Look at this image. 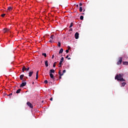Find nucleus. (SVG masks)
Segmentation results:
<instances>
[{
	"label": "nucleus",
	"instance_id": "25",
	"mask_svg": "<svg viewBox=\"0 0 128 128\" xmlns=\"http://www.w3.org/2000/svg\"><path fill=\"white\" fill-rule=\"evenodd\" d=\"M42 56H44V58L46 57V53L42 54Z\"/></svg>",
	"mask_w": 128,
	"mask_h": 128
},
{
	"label": "nucleus",
	"instance_id": "22",
	"mask_svg": "<svg viewBox=\"0 0 128 128\" xmlns=\"http://www.w3.org/2000/svg\"><path fill=\"white\" fill-rule=\"evenodd\" d=\"M124 65H128V62H124Z\"/></svg>",
	"mask_w": 128,
	"mask_h": 128
},
{
	"label": "nucleus",
	"instance_id": "41",
	"mask_svg": "<svg viewBox=\"0 0 128 128\" xmlns=\"http://www.w3.org/2000/svg\"><path fill=\"white\" fill-rule=\"evenodd\" d=\"M76 7H78V4L76 5Z\"/></svg>",
	"mask_w": 128,
	"mask_h": 128
},
{
	"label": "nucleus",
	"instance_id": "31",
	"mask_svg": "<svg viewBox=\"0 0 128 128\" xmlns=\"http://www.w3.org/2000/svg\"><path fill=\"white\" fill-rule=\"evenodd\" d=\"M5 16H6V14H4L1 15V16L2 18H4Z\"/></svg>",
	"mask_w": 128,
	"mask_h": 128
},
{
	"label": "nucleus",
	"instance_id": "36",
	"mask_svg": "<svg viewBox=\"0 0 128 128\" xmlns=\"http://www.w3.org/2000/svg\"><path fill=\"white\" fill-rule=\"evenodd\" d=\"M12 95V93H10V94L8 95V96H10Z\"/></svg>",
	"mask_w": 128,
	"mask_h": 128
},
{
	"label": "nucleus",
	"instance_id": "19",
	"mask_svg": "<svg viewBox=\"0 0 128 128\" xmlns=\"http://www.w3.org/2000/svg\"><path fill=\"white\" fill-rule=\"evenodd\" d=\"M70 50V47L68 46V49L66 50V54L68 53Z\"/></svg>",
	"mask_w": 128,
	"mask_h": 128
},
{
	"label": "nucleus",
	"instance_id": "4",
	"mask_svg": "<svg viewBox=\"0 0 128 128\" xmlns=\"http://www.w3.org/2000/svg\"><path fill=\"white\" fill-rule=\"evenodd\" d=\"M26 82H22V83H21V84H20V88H23L26 86Z\"/></svg>",
	"mask_w": 128,
	"mask_h": 128
},
{
	"label": "nucleus",
	"instance_id": "26",
	"mask_svg": "<svg viewBox=\"0 0 128 128\" xmlns=\"http://www.w3.org/2000/svg\"><path fill=\"white\" fill-rule=\"evenodd\" d=\"M64 62V58H60V62Z\"/></svg>",
	"mask_w": 128,
	"mask_h": 128
},
{
	"label": "nucleus",
	"instance_id": "28",
	"mask_svg": "<svg viewBox=\"0 0 128 128\" xmlns=\"http://www.w3.org/2000/svg\"><path fill=\"white\" fill-rule=\"evenodd\" d=\"M50 40H54V35L50 36Z\"/></svg>",
	"mask_w": 128,
	"mask_h": 128
},
{
	"label": "nucleus",
	"instance_id": "8",
	"mask_svg": "<svg viewBox=\"0 0 128 128\" xmlns=\"http://www.w3.org/2000/svg\"><path fill=\"white\" fill-rule=\"evenodd\" d=\"M58 74L60 75V79H62V76H64V74H62V71L60 70L58 72Z\"/></svg>",
	"mask_w": 128,
	"mask_h": 128
},
{
	"label": "nucleus",
	"instance_id": "40",
	"mask_svg": "<svg viewBox=\"0 0 128 128\" xmlns=\"http://www.w3.org/2000/svg\"><path fill=\"white\" fill-rule=\"evenodd\" d=\"M26 78H28L27 77H26V78H24V80H26Z\"/></svg>",
	"mask_w": 128,
	"mask_h": 128
},
{
	"label": "nucleus",
	"instance_id": "23",
	"mask_svg": "<svg viewBox=\"0 0 128 128\" xmlns=\"http://www.w3.org/2000/svg\"><path fill=\"white\" fill-rule=\"evenodd\" d=\"M58 46L60 47V42H58Z\"/></svg>",
	"mask_w": 128,
	"mask_h": 128
},
{
	"label": "nucleus",
	"instance_id": "32",
	"mask_svg": "<svg viewBox=\"0 0 128 128\" xmlns=\"http://www.w3.org/2000/svg\"><path fill=\"white\" fill-rule=\"evenodd\" d=\"M52 40H53V39H50V41H48V42H52Z\"/></svg>",
	"mask_w": 128,
	"mask_h": 128
},
{
	"label": "nucleus",
	"instance_id": "43",
	"mask_svg": "<svg viewBox=\"0 0 128 128\" xmlns=\"http://www.w3.org/2000/svg\"><path fill=\"white\" fill-rule=\"evenodd\" d=\"M32 84H34V82H32Z\"/></svg>",
	"mask_w": 128,
	"mask_h": 128
},
{
	"label": "nucleus",
	"instance_id": "30",
	"mask_svg": "<svg viewBox=\"0 0 128 128\" xmlns=\"http://www.w3.org/2000/svg\"><path fill=\"white\" fill-rule=\"evenodd\" d=\"M56 62H54V64L52 65V67L54 68L56 67Z\"/></svg>",
	"mask_w": 128,
	"mask_h": 128
},
{
	"label": "nucleus",
	"instance_id": "1",
	"mask_svg": "<svg viewBox=\"0 0 128 128\" xmlns=\"http://www.w3.org/2000/svg\"><path fill=\"white\" fill-rule=\"evenodd\" d=\"M124 74H116L114 77V80H117L118 81L120 82H125L126 80L124 79Z\"/></svg>",
	"mask_w": 128,
	"mask_h": 128
},
{
	"label": "nucleus",
	"instance_id": "21",
	"mask_svg": "<svg viewBox=\"0 0 128 128\" xmlns=\"http://www.w3.org/2000/svg\"><path fill=\"white\" fill-rule=\"evenodd\" d=\"M74 26V23L71 22L70 23V28H72Z\"/></svg>",
	"mask_w": 128,
	"mask_h": 128
},
{
	"label": "nucleus",
	"instance_id": "34",
	"mask_svg": "<svg viewBox=\"0 0 128 128\" xmlns=\"http://www.w3.org/2000/svg\"><path fill=\"white\" fill-rule=\"evenodd\" d=\"M44 83L46 84H48V80H44Z\"/></svg>",
	"mask_w": 128,
	"mask_h": 128
},
{
	"label": "nucleus",
	"instance_id": "38",
	"mask_svg": "<svg viewBox=\"0 0 128 128\" xmlns=\"http://www.w3.org/2000/svg\"><path fill=\"white\" fill-rule=\"evenodd\" d=\"M50 101H52V98H50Z\"/></svg>",
	"mask_w": 128,
	"mask_h": 128
},
{
	"label": "nucleus",
	"instance_id": "24",
	"mask_svg": "<svg viewBox=\"0 0 128 128\" xmlns=\"http://www.w3.org/2000/svg\"><path fill=\"white\" fill-rule=\"evenodd\" d=\"M82 7H80V8H79V12H82Z\"/></svg>",
	"mask_w": 128,
	"mask_h": 128
},
{
	"label": "nucleus",
	"instance_id": "37",
	"mask_svg": "<svg viewBox=\"0 0 128 128\" xmlns=\"http://www.w3.org/2000/svg\"><path fill=\"white\" fill-rule=\"evenodd\" d=\"M70 32H72V28L70 29Z\"/></svg>",
	"mask_w": 128,
	"mask_h": 128
},
{
	"label": "nucleus",
	"instance_id": "2",
	"mask_svg": "<svg viewBox=\"0 0 128 128\" xmlns=\"http://www.w3.org/2000/svg\"><path fill=\"white\" fill-rule=\"evenodd\" d=\"M29 70V67H28V68H26L25 66H23V67H22V72H24V71H28Z\"/></svg>",
	"mask_w": 128,
	"mask_h": 128
},
{
	"label": "nucleus",
	"instance_id": "7",
	"mask_svg": "<svg viewBox=\"0 0 128 128\" xmlns=\"http://www.w3.org/2000/svg\"><path fill=\"white\" fill-rule=\"evenodd\" d=\"M9 31H10V30L8 29V28H4V30H2V32L4 34L8 32Z\"/></svg>",
	"mask_w": 128,
	"mask_h": 128
},
{
	"label": "nucleus",
	"instance_id": "13",
	"mask_svg": "<svg viewBox=\"0 0 128 128\" xmlns=\"http://www.w3.org/2000/svg\"><path fill=\"white\" fill-rule=\"evenodd\" d=\"M38 74H39V71H37V72H36V80H38Z\"/></svg>",
	"mask_w": 128,
	"mask_h": 128
},
{
	"label": "nucleus",
	"instance_id": "16",
	"mask_svg": "<svg viewBox=\"0 0 128 128\" xmlns=\"http://www.w3.org/2000/svg\"><path fill=\"white\" fill-rule=\"evenodd\" d=\"M126 84V83L124 82L122 83V87H124Z\"/></svg>",
	"mask_w": 128,
	"mask_h": 128
},
{
	"label": "nucleus",
	"instance_id": "35",
	"mask_svg": "<svg viewBox=\"0 0 128 128\" xmlns=\"http://www.w3.org/2000/svg\"><path fill=\"white\" fill-rule=\"evenodd\" d=\"M79 6H82V3L80 2V4H79Z\"/></svg>",
	"mask_w": 128,
	"mask_h": 128
},
{
	"label": "nucleus",
	"instance_id": "27",
	"mask_svg": "<svg viewBox=\"0 0 128 128\" xmlns=\"http://www.w3.org/2000/svg\"><path fill=\"white\" fill-rule=\"evenodd\" d=\"M84 18L83 16H80V20H82Z\"/></svg>",
	"mask_w": 128,
	"mask_h": 128
},
{
	"label": "nucleus",
	"instance_id": "42",
	"mask_svg": "<svg viewBox=\"0 0 128 128\" xmlns=\"http://www.w3.org/2000/svg\"><path fill=\"white\" fill-rule=\"evenodd\" d=\"M68 56H70V55H68Z\"/></svg>",
	"mask_w": 128,
	"mask_h": 128
},
{
	"label": "nucleus",
	"instance_id": "15",
	"mask_svg": "<svg viewBox=\"0 0 128 128\" xmlns=\"http://www.w3.org/2000/svg\"><path fill=\"white\" fill-rule=\"evenodd\" d=\"M52 73H54V69H52L50 70V74H52Z\"/></svg>",
	"mask_w": 128,
	"mask_h": 128
},
{
	"label": "nucleus",
	"instance_id": "14",
	"mask_svg": "<svg viewBox=\"0 0 128 128\" xmlns=\"http://www.w3.org/2000/svg\"><path fill=\"white\" fill-rule=\"evenodd\" d=\"M44 66H46V67H48V60H46L44 62Z\"/></svg>",
	"mask_w": 128,
	"mask_h": 128
},
{
	"label": "nucleus",
	"instance_id": "29",
	"mask_svg": "<svg viewBox=\"0 0 128 128\" xmlns=\"http://www.w3.org/2000/svg\"><path fill=\"white\" fill-rule=\"evenodd\" d=\"M66 58H68V60H70V58H68V56H66Z\"/></svg>",
	"mask_w": 128,
	"mask_h": 128
},
{
	"label": "nucleus",
	"instance_id": "3",
	"mask_svg": "<svg viewBox=\"0 0 128 128\" xmlns=\"http://www.w3.org/2000/svg\"><path fill=\"white\" fill-rule=\"evenodd\" d=\"M122 58H120V60L116 63L117 65H120L122 64Z\"/></svg>",
	"mask_w": 128,
	"mask_h": 128
},
{
	"label": "nucleus",
	"instance_id": "18",
	"mask_svg": "<svg viewBox=\"0 0 128 128\" xmlns=\"http://www.w3.org/2000/svg\"><path fill=\"white\" fill-rule=\"evenodd\" d=\"M12 8L11 6L8 8V11H12Z\"/></svg>",
	"mask_w": 128,
	"mask_h": 128
},
{
	"label": "nucleus",
	"instance_id": "17",
	"mask_svg": "<svg viewBox=\"0 0 128 128\" xmlns=\"http://www.w3.org/2000/svg\"><path fill=\"white\" fill-rule=\"evenodd\" d=\"M20 91H21V89H18V90H17L16 91V94H18L20 93Z\"/></svg>",
	"mask_w": 128,
	"mask_h": 128
},
{
	"label": "nucleus",
	"instance_id": "44",
	"mask_svg": "<svg viewBox=\"0 0 128 128\" xmlns=\"http://www.w3.org/2000/svg\"><path fill=\"white\" fill-rule=\"evenodd\" d=\"M85 11V10H84L83 12Z\"/></svg>",
	"mask_w": 128,
	"mask_h": 128
},
{
	"label": "nucleus",
	"instance_id": "11",
	"mask_svg": "<svg viewBox=\"0 0 128 128\" xmlns=\"http://www.w3.org/2000/svg\"><path fill=\"white\" fill-rule=\"evenodd\" d=\"M24 77V74H21L20 76V80H23V78Z\"/></svg>",
	"mask_w": 128,
	"mask_h": 128
},
{
	"label": "nucleus",
	"instance_id": "12",
	"mask_svg": "<svg viewBox=\"0 0 128 128\" xmlns=\"http://www.w3.org/2000/svg\"><path fill=\"white\" fill-rule=\"evenodd\" d=\"M62 52H64V49L60 48V52H58V54H62Z\"/></svg>",
	"mask_w": 128,
	"mask_h": 128
},
{
	"label": "nucleus",
	"instance_id": "9",
	"mask_svg": "<svg viewBox=\"0 0 128 128\" xmlns=\"http://www.w3.org/2000/svg\"><path fill=\"white\" fill-rule=\"evenodd\" d=\"M33 73H34L33 71L29 72V73H28V76L30 78H31V76H32V75L33 74Z\"/></svg>",
	"mask_w": 128,
	"mask_h": 128
},
{
	"label": "nucleus",
	"instance_id": "39",
	"mask_svg": "<svg viewBox=\"0 0 128 128\" xmlns=\"http://www.w3.org/2000/svg\"><path fill=\"white\" fill-rule=\"evenodd\" d=\"M54 55H52V58H54Z\"/></svg>",
	"mask_w": 128,
	"mask_h": 128
},
{
	"label": "nucleus",
	"instance_id": "20",
	"mask_svg": "<svg viewBox=\"0 0 128 128\" xmlns=\"http://www.w3.org/2000/svg\"><path fill=\"white\" fill-rule=\"evenodd\" d=\"M62 62H60V66H58V68H62Z\"/></svg>",
	"mask_w": 128,
	"mask_h": 128
},
{
	"label": "nucleus",
	"instance_id": "5",
	"mask_svg": "<svg viewBox=\"0 0 128 128\" xmlns=\"http://www.w3.org/2000/svg\"><path fill=\"white\" fill-rule=\"evenodd\" d=\"M74 36L75 38V39L78 40L79 38V34L77 32L75 33V34L74 35Z\"/></svg>",
	"mask_w": 128,
	"mask_h": 128
},
{
	"label": "nucleus",
	"instance_id": "10",
	"mask_svg": "<svg viewBox=\"0 0 128 128\" xmlns=\"http://www.w3.org/2000/svg\"><path fill=\"white\" fill-rule=\"evenodd\" d=\"M50 78L52 79L53 80H54V75L50 73Z\"/></svg>",
	"mask_w": 128,
	"mask_h": 128
},
{
	"label": "nucleus",
	"instance_id": "33",
	"mask_svg": "<svg viewBox=\"0 0 128 128\" xmlns=\"http://www.w3.org/2000/svg\"><path fill=\"white\" fill-rule=\"evenodd\" d=\"M66 70H64L62 71V74H64V73H66Z\"/></svg>",
	"mask_w": 128,
	"mask_h": 128
},
{
	"label": "nucleus",
	"instance_id": "6",
	"mask_svg": "<svg viewBox=\"0 0 128 128\" xmlns=\"http://www.w3.org/2000/svg\"><path fill=\"white\" fill-rule=\"evenodd\" d=\"M26 104L27 106H29L30 108H33V105H32L31 103H30V102H27Z\"/></svg>",
	"mask_w": 128,
	"mask_h": 128
}]
</instances>
